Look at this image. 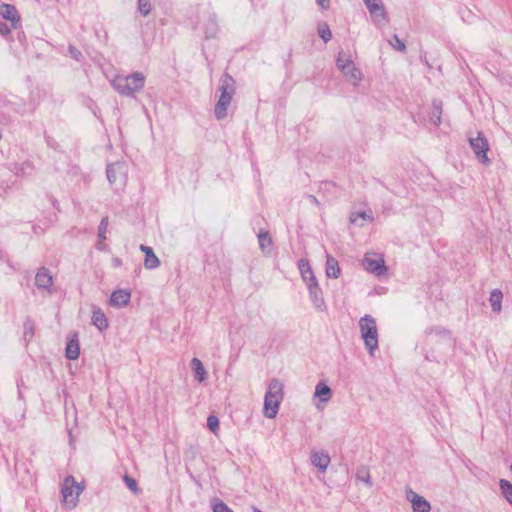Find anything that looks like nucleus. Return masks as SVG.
I'll return each mask as SVG.
<instances>
[{"label": "nucleus", "instance_id": "58836bf2", "mask_svg": "<svg viewBox=\"0 0 512 512\" xmlns=\"http://www.w3.org/2000/svg\"><path fill=\"white\" fill-rule=\"evenodd\" d=\"M316 2L323 10H327L330 7V0H316Z\"/></svg>", "mask_w": 512, "mask_h": 512}, {"label": "nucleus", "instance_id": "a211bd4d", "mask_svg": "<svg viewBox=\"0 0 512 512\" xmlns=\"http://www.w3.org/2000/svg\"><path fill=\"white\" fill-rule=\"evenodd\" d=\"M140 249L145 254L144 266L147 269H154L160 265L158 257L154 254L151 247L141 245Z\"/></svg>", "mask_w": 512, "mask_h": 512}, {"label": "nucleus", "instance_id": "1a4fd4ad", "mask_svg": "<svg viewBox=\"0 0 512 512\" xmlns=\"http://www.w3.org/2000/svg\"><path fill=\"white\" fill-rule=\"evenodd\" d=\"M298 266L301 276L303 280L307 283L309 290L311 292H314V290L318 288V284L308 260L301 259L299 261Z\"/></svg>", "mask_w": 512, "mask_h": 512}, {"label": "nucleus", "instance_id": "5701e85b", "mask_svg": "<svg viewBox=\"0 0 512 512\" xmlns=\"http://www.w3.org/2000/svg\"><path fill=\"white\" fill-rule=\"evenodd\" d=\"M315 396L320 398L322 402H327L331 397V390L325 383L320 382L316 386Z\"/></svg>", "mask_w": 512, "mask_h": 512}, {"label": "nucleus", "instance_id": "f704fd0d", "mask_svg": "<svg viewBox=\"0 0 512 512\" xmlns=\"http://www.w3.org/2000/svg\"><path fill=\"white\" fill-rule=\"evenodd\" d=\"M213 512H233L224 502L216 501L213 504Z\"/></svg>", "mask_w": 512, "mask_h": 512}, {"label": "nucleus", "instance_id": "4be33fe9", "mask_svg": "<svg viewBox=\"0 0 512 512\" xmlns=\"http://www.w3.org/2000/svg\"><path fill=\"white\" fill-rule=\"evenodd\" d=\"M93 324L99 329L104 330L108 327V321L101 309H96L92 316Z\"/></svg>", "mask_w": 512, "mask_h": 512}, {"label": "nucleus", "instance_id": "a18cd8bd", "mask_svg": "<svg viewBox=\"0 0 512 512\" xmlns=\"http://www.w3.org/2000/svg\"><path fill=\"white\" fill-rule=\"evenodd\" d=\"M359 217L365 218L366 214H358Z\"/></svg>", "mask_w": 512, "mask_h": 512}, {"label": "nucleus", "instance_id": "bb28decb", "mask_svg": "<svg viewBox=\"0 0 512 512\" xmlns=\"http://www.w3.org/2000/svg\"><path fill=\"white\" fill-rule=\"evenodd\" d=\"M192 366H193V369L198 377V380L200 382H202L205 379V375H206V372L202 365V362L198 358H193Z\"/></svg>", "mask_w": 512, "mask_h": 512}, {"label": "nucleus", "instance_id": "473e14b6", "mask_svg": "<svg viewBox=\"0 0 512 512\" xmlns=\"http://www.w3.org/2000/svg\"><path fill=\"white\" fill-rule=\"evenodd\" d=\"M207 426L208 428L214 432V433H217L218 429H219V420L216 416H209L208 419H207Z\"/></svg>", "mask_w": 512, "mask_h": 512}, {"label": "nucleus", "instance_id": "9d476101", "mask_svg": "<svg viewBox=\"0 0 512 512\" xmlns=\"http://www.w3.org/2000/svg\"><path fill=\"white\" fill-rule=\"evenodd\" d=\"M363 1L375 22H378L379 20H381V21L386 20L387 13L385 11L384 5L381 0H363Z\"/></svg>", "mask_w": 512, "mask_h": 512}, {"label": "nucleus", "instance_id": "412c9836", "mask_svg": "<svg viewBox=\"0 0 512 512\" xmlns=\"http://www.w3.org/2000/svg\"><path fill=\"white\" fill-rule=\"evenodd\" d=\"M311 460L312 463L322 471H324L330 463L329 456L322 452L314 453L311 457Z\"/></svg>", "mask_w": 512, "mask_h": 512}, {"label": "nucleus", "instance_id": "9b49d317", "mask_svg": "<svg viewBox=\"0 0 512 512\" xmlns=\"http://www.w3.org/2000/svg\"><path fill=\"white\" fill-rule=\"evenodd\" d=\"M0 14L4 19L11 21L13 29H17L20 25V15L15 6L6 3L1 4Z\"/></svg>", "mask_w": 512, "mask_h": 512}, {"label": "nucleus", "instance_id": "f3484780", "mask_svg": "<svg viewBox=\"0 0 512 512\" xmlns=\"http://www.w3.org/2000/svg\"><path fill=\"white\" fill-rule=\"evenodd\" d=\"M35 283L39 288L48 289L53 284V278L48 269L41 268L35 277Z\"/></svg>", "mask_w": 512, "mask_h": 512}, {"label": "nucleus", "instance_id": "39448f33", "mask_svg": "<svg viewBox=\"0 0 512 512\" xmlns=\"http://www.w3.org/2000/svg\"><path fill=\"white\" fill-rule=\"evenodd\" d=\"M25 113L23 101H12L6 96H0V124L9 125L19 115Z\"/></svg>", "mask_w": 512, "mask_h": 512}, {"label": "nucleus", "instance_id": "de8ad7c7", "mask_svg": "<svg viewBox=\"0 0 512 512\" xmlns=\"http://www.w3.org/2000/svg\"><path fill=\"white\" fill-rule=\"evenodd\" d=\"M510 470H511V472H512V465L510 466Z\"/></svg>", "mask_w": 512, "mask_h": 512}, {"label": "nucleus", "instance_id": "c756f323", "mask_svg": "<svg viewBox=\"0 0 512 512\" xmlns=\"http://www.w3.org/2000/svg\"><path fill=\"white\" fill-rule=\"evenodd\" d=\"M389 42L391 46L397 51L403 52L406 50L405 42L401 40L396 34L392 36V39Z\"/></svg>", "mask_w": 512, "mask_h": 512}, {"label": "nucleus", "instance_id": "7ed1b4c3", "mask_svg": "<svg viewBox=\"0 0 512 512\" xmlns=\"http://www.w3.org/2000/svg\"><path fill=\"white\" fill-rule=\"evenodd\" d=\"M283 399V385L278 380H273L265 395L264 399V415L268 418H274L279 409V405Z\"/></svg>", "mask_w": 512, "mask_h": 512}, {"label": "nucleus", "instance_id": "423d86ee", "mask_svg": "<svg viewBox=\"0 0 512 512\" xmlns=\"http://www.w3.org/2000/svg\"><path fill=\"white\" fill-rule=\"evenodd\" d=\"M83 488L77 484L73 477L69 476L64 480L62 488L63 502L68 508H73L78 502V498Z\"/></svg>", "mask_w": 512, "mask_h": 512}, {"label": "nucleus", "instance_id": "393cba45", "mask_svg": "<svg viewBox=\"0 0 512 512\" xmlns=\"http://www.w3.org/2000/svg\"><path fill=\"white\" fill-rule=\"evenodd\" d=\"M502 299H503V294L500 290L495 289L491 292L490 303H491L492 309L495 312H499L501 310Z\"/></svg>", "mask_w": 512, "mask_h": 512}, {"label": "nucleus", "instance_id": "f03ea898", "mask_svg": "<svg viewBox=\"0 0 512 512\" xmlns=\"http://www.w3.org/2000/svg\"><path fill=\"white\" fill-rule=\"evenodd\" d=\"M112 87L123 96L135 97L145 85V77L142 72H134L127 76L117 75L111 81Z\"/></svg>", "mask_w": 512, "mask_h": 512}, {"label": "nucleus", "instance_id": "7c9ffc66", "mask_svg": "<svg viewBox=\"0 0 512 512\" xmlns=\"http://www.w3.org/2000/svg\"><path fill=\"white\" fill-rule=\"evenodd\" d=\"M68 54L77 62H81L84 58L82 52L72 44L68 46Z\"/></svg>", "mask_w": 512, "mask_h": 512}, {"label": "nucleus", "instance_id": "dca6fc26", "mask_svg": "<svg viewBox=\"0 0 512 512\" xmlns=\"http://www.w3.org/2000/svg\"><path fill=\"white\" fill-rule=\"evenodd\" d=\"M443 113V102L440 99H433L431 104V110L429 111V120L435 125L441 124V118Z\"/></svg>", "mask_w": 512, "mask_h": 512}, {"label": "nucleus", "instance_id": "37998d69", "mask_svg": "<svg viewBox=\"0 0 512 512\" xmlns=\"http://www.w3.org/2000/svg\"><path fill=\"white\" fill-rule=\"evenodd\" d=\"M23 38H25V35H22V36H18V39L21 41Z\"/></svg>", "mask_w": 512, "mask_h": 512}, {"label": "nucleus", "instance_id": "f257e3e1", "mask_svg": "<svg viewBox=\"0 0 512 512\" xmlns=\"http://www.w3.org/2000/svg\"><path fill=\"white\" fill-rule=\"evenodd\" d=\"M220 96L214 107L217 120H223L227 116V108L235 94V80L229 73H224L220 78Z\"/></svg>", "mask_w": 512, "mask_h": 512}, {"label": "nucleus", "instance_id": "20e7f679", "mask_svg": "<svg viewBox=\"0 0 512 512\" xmlns=\"http://www.w3.org/2000/svg\"><path fill=\"white\" fill-rule=\"evenodd\" d=\"M361 337L370 354L378 348V330L375 319L370 315H365L359 320Z\"/></svg>", "mask_w": 512, "mask_h": 512}, {"label": "nucleus", "instance_id": "c9c22d12", "mask_svg": "<svg viewBox=\"0 0 512 512\" xmlns=\"http://www.w3.org/2000/svg\"><path fill=\"white\" fill-rule=\"evenodd\" d=\"M108 227V218H103L100 225H99V237L101 239H106V231Z\"/></svg>", "mask_w": 512, "mask_h": 512}, {"label": "nucleus", "instance_id": "b1692460", "mask_svg": "<svg viewBox=\"0 0 512 512\" xmlns=\"http://www.w3.org/2000/svg\"><path fill=\"white\" fill-rule=\"evenodd\" d=\"M354 63L350 57L343 51H340L337 55L336 66L340 71H344L349 68V65Z\"/></svg>", "mask_w": 512, "mask_h": 512}, {"label": "nucleus", "instance_id": "6ab92c4d", "mask_svg": "<svg viewBox=\"0 0 512 512\" xmlns=\"http://www.w3.org/2000/svg\"><path fill=\"white\" fill-rule=\"evenodd\" d=\"M340 267L338 261L328 255L326 260V274L328 277L338 278L340 275Z\"/></svg>", "mask_w": 512, "mask_h": 512}, {"label": "nucleus", "instance_id": "49530a36", "mask_svg": "<svg viewBox=\"0 0 512 512\" xmlns=\"http://www.w3.org/2000/svg\"><path fill=\"white\" fill-rule=\"evenodd\" d=\"M254 512H262V511H260V510H259V509H257V508H254Z\"/></svg>", "mask_w": 512, "mask_h": 512}, {"label": "nucleus", "instance_id": "2f4dec72", "mask_svg": "<svg viewBox=\"0 0 512 512\" xmlns=\"http://www.w3.org/2000/svg\"><path fill=\"white\" fill-rule=\"evenodd\" d=\"M259 244L262 249L269 247L272 243L271 238L267 232H260L259 234Z\"/></svg>", "mask_w": 512, "mask_h": 512}, {"label": "nucleus", "instance_id": "f8f14e48", "mask_svg": "<svg viewBox=\"0 0 512 512\" xmlns=\"http://www.w3.org/2000/svg\"><path fill=\"white\" fill-rule=\"evenodd\" d=\"M407 499L412 504L413 512H429L430 504L422 496L418 495L412 490L407 491Z\"/></svg>", "mask_w": 512, "mask_h": 512}, {"label": "nucleus", "instance_id": "6e6552de", "mask_svg": "<svg viewBox=\"0 0 512 512\" xmlns=\"http://www.w3.org/2000/svg\"><path fill=\"white\" fill-rule=\"evenodd\" d=\"M365 270L381 275L385 272L384 259L375 253H367L362 261Z\"/></svg>", "mask_w": 512, "mask_h": 512}, {"label": "nucleus", "instance_id": "cd10ccee", "mask_svg": "<svg viewBox=\"0 0 512 512\" xmlns=\"http://www.w3.org/2000/svg\"><path fill=\"white\" fill-rule=\"evenodd\" d=\"M500 488L506 500L512 505V484L507 480H500Z\"/></svg>", "mask_w": 512, "mask_h": 512}, {"label": "nucleus", "instance_id": "72a5a7b5", "mask_svg": "<svg viewBox=\"0 0 512 512\" xmlns=\"http://www.w3.org/2000/svg\"><path fill=\"white\" fill-rule=\"evenodd\" d=\"M124 481L127 485V487L134 493H138V485H137V481L131 477H129L128 475H125L124 476Z\"/></svg>", "mask_w": 512, "mask_h": 512}, {"label": "nucleus", "instance_id": "4c0bfd02", "mask_svg": "<svg viewBox=\"0 0 512 512\" xmlns=\"http://www.w3.org/2000/svg\"><path fill=\"white\" fill-rule=\"evenodd\" d=\"M472 16L473 15L469 10H464L461 17H462L463 21H465L467 23H472V20L470 19Z\"/></svg>", "mask_w": 512, "mask_h": 512}, {"label": "nucleus", "instance_id": "a878e982", "mask_svg": "<svg viewBox=\"0 0 512 512\" xmlns=\"http://www.w3.org/2000/svg\"><path fill=\"white\" fill-rule=\"evenodd\" d=\"M318 34L324 43L329 42L332 39V32L327 25V23L323 22L318 25Z\"/></svg>", "mask_w": 512, "mask_h": 512}, {"label": "nucleus", "instance_id": "c03bdc74", "mask_svg": "<svg viewBox=\"0 0 512 512\" xmlns=\"http://www.w3.org/2000/svg\"><path fill=\"white\" fill-rule=\"evenodd\" d=\"M23 38H25V35H22V36H18V39L21 41Z\"/></svg>", "mask_w": 512, "mask_h": 512}, {"label": "nucleus", "instance_id": "ddd939ff", "mask_svg": "<svg viewBox=\"0 0 512 512\" xmlns=\"http://www.w3.org/2000/svg\"><path fill=\"white\" fill-rule=\"evenodd\" d=\"M205 39H213L219 32L217 15L214 12L209 13L207 21L204 24Z\"/></svg>", "mask_w": 512, "mask_h": 512}, {"label": "nucleus", "instance_id": "ea45409f", "mask_svg": "<svg viewBox=\"0 0 512 512\" xmlns=\"http://www.w3.org/2000/svg\"><path fill=\"white\" fill-rule=\"evenodd\" d=\"M113 171V165H109L107 168V177L111 181V173Z\"/></svg>", "mask_w": 512, "mask_h": 512}, {"label": "nucleus", "instance_id": "a19ab883", "mask_svg": "<svg viewBox=\"0 0 512 512\" xmlns=\"http://www.w3.org/2000/svg\"><path fill=\"white\" fill-rule=\"evenodd\" d=\"M90 101H91V105H90L89 107H90V109L93 111V114H94V115H97V114H96L97 106H96V104H95L92 100H90Z\"/></svg>", "mask_w": 512, "mask_h": 512}, {"label": "nucleus", "instance_id": "4468645a", "mask_svg": "<svg viewBox=\"0 0 512 512\" xmlns=\"http://www.w3.org/2000/svg\"><path fill=\"white\" fill-rule=\"evenodd\" d=\"M341 72L343 73L347 82L352 84L354 87L359 86L363 76H362V72L355 65V63L350 64L348 69H345L344 71H341Z\"/></svg>", "mask_w": 512, "mask_h": 512}, {"label": "nucleus", "instance_id": "c85d7f7f", "mask_svg": "<svg viewBox=\"0 0 512 512\" xmlns=\"http://www.w3.org/2000/svg\"><path fill=\"white\" fill-rule=\"evenodd\" d=\"M137 9L142 16H148L152 9L150 0H138Z\"/></svg>", "mask_w": 512, "mask_h": 512}, {"label": "nucleus", "instance_id": "aec40b11", "mask_svg": "<svg viewBox=\"0 0 512 512\" xmlns=\"http://www.w3.org/2000/svg\"><path fill=\"white\" fill-rule=\"evenodd\" d=\"M66 357L70 360L78 359L80 355V346L77 339H70L66 346Z\"/></svg>", "mask_w": 512, "mask_h": 512}, {"label": "nucleus", "instance_id": "79ce46f5", "mask_svg": "<svg viewBox=\"0 0 512 512\" xmlns=\"http://www.w3.org/2000/svg\"><path fill=\"white\" fill-rule=\"evenodd\" d=\"M23 38H25V35H22V36H18V39L21 41Z\"/></svg>", "mask_w": 512, "mask_h": 512}, {"label": "nucleus", "instance_id": "0eeeda50", "mask_svg": "<svg viewBox=\"0 0 512 512\" xmlns=\"http://www.w3.org/2000/svg\"><path fill=\"white\" fill-rule=\"evenodd\" d=\"M469 143L478 160H489L487 157L489 144L482 132H478L476 137H470Z\"/></svg>", "mask_w": 512, "mask_h": 512}, {"label": "nucleus", "instance_id": "e433bc0d", "mask_svg": "<svg viewBox=\"0 0 512 512\" xmlns=\"http://www.w3.org/2000/svg\"><path fill=\"white\" fill-rule=\"evenodd\" d=\"M13 27L9 26L6 22H0V35L7 36L11 33Z\"/></svg>", "mask_w": 512, "mask_h": 512}, {"label": "nucleus", "instance_id": "2eb2a0df", "mask_svg": "<svg viewBox=\"0 0 512 512\" xmlns=\"http://www.w3.org/2000/svg\"><path fill=\"white\" fill-rule=\"evenodd\" d=\"M131 299V293L128 290L120 289L114 291L110 297V304L115 307L126 306Z\"/></svg>", "mask_w": 512, "mask_h": 512}]
</instances>
